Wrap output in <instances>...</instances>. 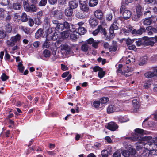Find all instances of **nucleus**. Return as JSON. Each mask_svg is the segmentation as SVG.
I'll list each match as a JSON object with an SVG mask.
<instances>
[{
	"label": "nucleus",
	"mask_w": 157,
	"mask_h": 157,
	"mask_svg": "<svg viewBox=\"0 0 157 157\" xmlns=\"http://www.w3.org/2000/svg\"><path fill=\"white\" fill-rule=\"evenodd\" d=\"M135 132L136 134L132 137H126L125 139L134 141H138V143L142 141L144 149L150 150L149 154L154 155L152 154V151H154V150L157 147V137L153 138L150 136L142 137V134L144 133V131L141 129H136Z\"/></svg>",
	"instance_id": "obj_1"
},
{
	"label": "nucleus",
	"mask_w": 157,
	"mask_h": 157,
	"mask_svg": "<svg viewBox=\"0 0 157 157\" xmlns=\"http://www.w3.org/2000/svg\"><path fill=\"white\" fill-rule=\"evenodd\" d=\"M122 67L123 65L122 64H119L118 65V67H117V73H121L122 75H124L126 77L129 76L131 75L132 72L134 71L133 68L127 67V69L126 71L122 72Z\"/></svg>",
	"instance_id": "obj_2"
},
{
	"label": "nucleus",
	"mask_w": 157,
	"mask_h": 157,
	"mask_svg": "<svg viewBox=\"0 0 157 157\" xmlns=\"http://www.w3.org/2000/svg\"><path fill=\"white\" fill-rule=\"evenodd\" d=\"M20 39V35L17 34L15 36L11 37L10 40L7 41L6 43L8 46L12 47L15 45L16 43L19 42Z\"/></svg>",
	"instance_id": "obj_3"
},
{
	"label": "nucleus",
	"mask_w": 157,
	"mask_h": 157,
	"mask_svg": "<svg viewBox=\"0 0 157 157\" xmlns=\"http://www.w3.org/2000/svg\"><path fill=\"white\" fill-rule=\"evenodd\" d=\"M55 33L54 28H49L47 32V40H55L57 38L55 35Z\"/></svg>",
	"instance_id": "obj_4"
},
{
	"label": "nucleus",
	"mask_w": 157,
	"mask_h": 157,
	"mask_svg": "<svg viewBox=\"0 0 157 157\" xmlns=\"http://www.w3.org/2000/svg\"><path fill=\"white\" fill-rule=\"evenodd\" d=\"M80 9L83 11L87 13L89 11V8L87 0H79Z\"/></svg>",
	"instance_id": "obj_5"
},
{
	"label": "nucleus",
	"mask_w": 157,
	"mask_h": 157,
	"mask_svg": "<svg viewBox=\"0 0 157 157\" xmlns=\"http://www.w3.org/2000/svg\"><path fill=\"white\" fill-rule=\"evenodd\" d=\"M119 21V19H115L113 23L111 24L109 29V33L110 34H113L114 33V30L118 29V27L117 25H118Z\"/></svg>",
	"instance_id": "obj_6"
},
{
	"label": "nucleus",
	"mask_w": 157,
	"mask_h": 157,
	"mask_svg": "<svg viewBox=\"0 0 157 157\" xmlns=\"http://www.w3.org/2000/svg\"><path fill=\"white\" fill-rule=\"evenodd\" d=\"M100 32L105 35H106L105 28H102L101 26H98L97 29L92 32V34L94 36L97 35L98 33Z\"/></svg>",
	"instance_id": "obj_7"
},
{
	"label": "nucleus",
	"mask_w": 157,
	"mask_h": 157,
	"mask_svg": "<svg viewBox=\"0 0 157 157\" xmlns=\"http://www.w3.org/2000/svg\"><path fill=\"white\" fill-rule=\"evenodd\" d=\"M145 29L144 27H140L138 30L135 29L133 30L132 31V33L133 35H141L143 33L145 32Z\"/></svg>",
	"instance_id": "obj_8"
},
{
	"label": "nucleus",
	"mask_w": 157,
	"mask_h": 157,
	"mask_svg": "<svg viewBox=\"0 0 157 157\" xmlns=\"http://www.w3.org/2000/svg\"><path fill=\"white\" fill-rule=\"evenodd\" d=\"M107 128L111 131H114L118 128V126L115 123L111 122L108 124Z\"/></svg>",
	"instance_id": "obj_9"
},
{
	"label": "nucleus",
	"mask_w": 157,
	"mask_h": 157,
	"mask_svg": "<svg viewBox=\"0 0 157 157\" xmlns=\"http://www.w3.org/2000/svg\"><path fill=\"white\" fill-rule=\"evenodd\" d=\"M70 8L72 9L77 8L78 5V3L76 0H71L69 2Z\"/></svg>",
	"instance_id": "obj_10"
},
{
	"label": "nucleus",
	"mask_w": 157,
	"mask_h": 157,
	"mask_svg": "<svg viewBox=\"0 0 157 157\" xmlns=\"http://www.w3.org/2000/svg\"><path fill=\"white\" fill-rule=\"evenodd\" d=\"M94 16L98 19H101L103 18V13L102 11L100 10H96L94 13Z\"/></svg>",
	"instance_id": "obj_11"
},
{
	"label": "nucleus",
	"mask_w": 157,
	"mask_h": 157,
	"mask_svg": "<svg viewBox=\"0 0 157 157\" xmlns=\"http://www.w3.org/2000/svg\"><path fill=\"white\" fill-rule=\"evenodd\" d=\"M119 109L117 108L114 105H109L107 109V112L108 113L114 112L115 111H118Z\"/></svg>",
	"instance_id": "obj_12"
},
{
	"label": "nucleus",
	"mask_w": 157,
	"mask_h": 157,
	"mask_svg": "<svg viewBox=\"0 0 157 157\" xmlns=\"http://www.w3.org/2000/svg\"><path fill=\"white\" fill-rule=\"evenodd\" d=\"M22 2L20 1H17L13 4L12 8L15 10H20L21 8Z\"/></svg>",
	"instance_id": "obj_13"
},
{
	"label": "nucleus",
	"mask_w": 157,
	"mask_h": 157,
	"mask_svg": "<svg viewBox=\"0 0 157 157\" xmlns=\"http://www.w3.org/2000/svg\"><path fill=\"white\" fill-rule=\"evenodd\" d=\"M131 16V12L128 10H124L123 13V17L126 19H127L129 18Z\"/></svg>",
	"instance_id": "obj_14"
},
{
	"label": "nucleus",
	"mask_w": 157,
	"mask_h": 157,
	"mask_svg": "<svg viewBox=\"0 0 157 157\" xmlns=\"http://www.w3.org/2000/svg\"><path fill=\"white\" fill-rule=\"evenodd\" d=\"M138 153H139L138 154L141 157H147L150 155L148 154V151H146L144 149V150H142L139 152H138Z\"/></svg>",
	"instance_id": "obj_15"
},
{
	"label": "nucleus",
	"mask_w": 157,
	"mask_h": 157,
	"mask_svg": "<svg viewBox=\"0 0 157 157\" xmlns=\"http://www.w3.org/2000/svg\"><path fill=\"white\" fill-rule=\"evenodd\" d=\"M89 23L92 27H95L98 25V21L95 18H91L89 20Z\"/></svg>",
	"instance_id": "obj_16"
},
{
	"label": "nucleus",
	"mask_w": 157,
	"mask_h": 157,
	"mask_svg": "<svg viewBox=\"0 0 157 157\" xmlns=\"http://www.w3.org/2000/svg\"><path fill=\"white\" fill-rule=\"evenodd\" d=\"M143 23L144 25H147L151 24L152 23V21L151 19V17L147 18L142 20Z\"/></svg>",
	"instance_id": "obj_17"
},
{
	"label": "nucleus",
	"mask_w": 157,
	"mask_h": 157,
	"mask_svg": "<svg viewBox=\"0 0 157 157\" xmlns=\"http://www.w3.org/2000/svg\"><path fill=\"white\" fill-rule=\"evenodd\" d=\"M145 77L148 78H151L154 76L157 77V74L155 73V71L153 72L150 71L144 74Z\"/></svg>",
	"instance_id": "obj_18"
},
{
	"label": "nucleus",
	"mask_w": 157,
	"mask_h": 157,
	"mask_svg": "<svg viewBox=\"0 0 157 157\" xmlns=\"http://www.w3.org/2000/svg\"><path fill=\"white\" fill-rule=\"evenodd\" d=\"M132 104L134 108V109L135 110H137L140 106L139 103L137 99H133L132 101Z\"/></svg>",
	"instance_id": "obj_19"
},
{
	"label": "nucleus",
	"mask_w": 157,
	"mask_h": 157,
	"mask_svg": "<svg viewBox=\"0 0 157 157\" xmlns=\"http://www.w3.org/2000/svg\"><path fill=\"white\" fill-rule=\"evenodd\" d=\"M43 33L44 32H43V29L40 28L35 34V37L36 38L38 39L39 38L43 35Z\"/></svg>",
	"instance_id": "obj_20"
},
{
	"label": "nucleus",
	"mask_w": 157,
	"mask_h": 157,
	"mask_svg": "<svg viewBox=\"0 0 157 157\" xmlns=\"http://www.w3.org/2000/svg\"><path fill=\"white\" fill-rule=\"evenodd\" d=\"M73 9L70 8H68L65 10V14L67 16H71L73 13Z\"/></svg>",
	"instance_id": "obj_21"
},
{
	"label": "nucleus",
	"mask_w": 157,
	"mask_h": 157,
	"mask_svg": "<svg viewBox=\"0 0 157 157\" xmlns=\"http://www.w3.org/2000/svg\"><path fill=\"white\" fill-rule=\"evenodd\" d=\"M141 9V7L140 6H139L136 8V13L137 14V17L136 18H134V21H138V19L141 15L142 13Z\"/></svg>",
	"instance_id": "obj_22"
},
{
	"label": "nucleus",
	"mask_w": 157,
	"mask_h": 157,
	"mask_svg": "<svg viewBox=\"0 0 157 157\" xmlns=\"http://www.w3.org/2000/svg\"><path fill=\"white\" fill-rule=\"evenodd\" d=\"M140 144L137 145L136 146V152L137 154H139V153H138V152H139L140 151L142 150H144V148L143 147V143H142V141H141L140 143H139Z\"/></svg>",
	"instance_id": "obj_23"
},
{
	"label": "nucleus",
	"mask_w": 157,
	"mask_h": 157,
	"mask_svg": "<svg viewBox=\"0 0 157 157\" xmlns=\"http://www.w3.org/2000/svg\"><path fill=\"white\" fill-rule=\"evenodd\" d=\"M148 60L147 57V56H144L141 58L140 59V61L139 63V65L140 66H143L147 62Z\"/></svg>",
	"instance_id": "obj_24"
},
{
	"label": "nucleus",
	"mask_w": 157,
	"mask_h": 157,
	"mask_svg": "<svg viewBox=\"0 0 157 157\" xmlns=\"http://www.w3.org/2000/svg\"><path fill=\"white\" fill-rule=\"evenodd\" d=\"M86 29L83 27H79L78 29V33L80 35H83L86 33Z\"/></svg>",
	"instance_id": "obj_25"
},
{
	"label": "nucleus",
	"mask_w": 157,
	"mask_h": 157,
	"mask_svg": "<svg viewBox=\"0 0 157 157\" xmlns=\"http://www.w3.org/2000/svg\"><path fill=\"white\" fill-rule=\"evenodd\" d=\"M124 40L126 42V44L127 45H129L132 44L134 41L135 39H133L131 40V39L128 38L127 39L125 38H123L121 39V41Z\"/></svg>",
	"instance_id": "obj_26"
},
{
	"label": "nucleus",
	"mask_w": 157,
	"mask_h": 157,
	"mask_svg": "<svg viewBox=\"0 0 157 157\" xmlns=\"http://www.w3.org/2000/svg\"><path fill=\"white\" fill-rule=\"evenodd\" d=\"M98 2V0H89V6L90 7L94 6L97 5Z\"/></svg>",
	"instance_id": "obj_27"
},
{
	"label": "nucleus",
	"mask_w": 157,
	"mask_h": 157,
	"mask_svg": "<svg viewBox=\"0 0 157 157\" xmlns=\"http://www.w3.org/2000/svg\"><path fill=\"white\" fill-rule=\"evenodd\" d=\"M89 46L86 44H83L81 47V50L83 52H87L89 49Z\"/></svg>",
	"instance_id": "obj_28"
},
{
	"label": "nucleus",
	"mask_w": 157,
	"mask_h": 157,
	"mask_svg": "<svg viewBox=\"0 0 157 157\" xmlns=\"http://www.w3.org/2000/svg\"><path fill=\"white\" fill-rule=\"evenodd\" d=\"M145 45H150L153 46L155 43L154 40H153V38H151L149 40L145 41Z\"/></svg>",
	"instance_id": "obj_29"
},
{
	"label": "nucleus",
	"mask_w": 157,
	"mask_h": 157,
	"mask_svg": "<svg viewBox=\"0 0 157 157\" xmlns=\"http://www.w3.org/2000/svg\"><path fill=\"white\" fill-rule=\"evenodd\" d=\"M43 55L46 58L49 57L51 55V52L49 50L45 49L43 52Z\"/></svg>",
	"instance_id": "obj_30"
},
{
	"label": "nucleus",
	"mask_w": 157,
	"mask_h": 157,
	"mask_svg": "<svg viewBox=\"0 0 157 157\" xmlns=\"http://www.w3.org/2000/svg\"><path fill=\"white\" fill-rule=\"evenodd\" d=\"M28 10H25L27 11H29L31 12H35L36 10V6L34 5H31L29 6L28 7Z\"/></svg>",
	"instance_id": "obj_31"
},
{
	"label": "nucleus",
	"mask_w": 157,
	"mask_h": 157,
	"mask_svg": "<svg viewBox=\"0 0 157 157\" xmlns=\"http://www.w3.org/2000/svg\"><path fill=\"white\" fill-rule=\"evenodd\" d=\"M70 33L68 31H64L61 33L62 37L63 39L67 38L69 36Z\"/></svg>",
	"instance_id": "obj_32"
},
{
	"label": "nucleus",
	"mask_w": 157,
	"mask_h": 157,
	"mask_svg": "<svg viewBox=\"0 0 157 157\" xmlns=\"http://www.w3.org/2000/svg\"><path fill=\"white\" fill-rule=\"evenodd\" d=\"M21 20L22 22L27 21L28 20V18L27 15L25 13H22L21 17Z\"/></svg>",
	"instance_id": "obj_33"
},
{
	"label": "nucleus",
	"mask_w": 157,
	"mask_h": 157,
	"mask_svg": "<svg viewBox=\"0 0 157 157\" xmlns=\"http://www.w3.org/2000/svg\"><path fill=\"white\" fill-rule=\"evenodd\" d=\"M145 41L144 40H140L136 42V44L138 46H140L142 45H145Z\"/></svg>",
	"instance_id": "obj_34"
},
{
	"label": "nucleus",
	"mask_w": 157,
	"mask_h": 157,
	"mask_svg": "<svg viewBox=\"0 0 157 157\" xmlns=\"http://www.w3.org/2000/svg\"><path fill=\"white\" fill-rule=\"evenodd\" d=\"M56 30H63L64 29V26L63 23H59L58 25L56 27Z\"/></svg>",
	"instance_id": "obj_35"
},
{
	"label": "nucleus",
	"mask_w": 157,
	"mask_h": 157,
	"mask_svg": "<svg viewBox=\"0 0 157 157\" xmlns=\"http://www.w3.org/2000/svg\"><path fill=\"white\" fill-rule=\"evenodd\" d=\"M61 49L62 50H66L69 51H70L71 48L68 45L66 44H64L62 46Z\"/></svg>",
	"instance_id": "obj_36"
},
{
	"label": "nucleus",
	"mask_w": 157,
	"mask_h": 157,
	"mask_svg": "<svg viewBox=\"0 0 157 157\" xmlns=\"http://www.w3.org/2000/svg\"><path fill=\"white\" fill-rule=\"evenodd\" d=\"M75 32H73L70 35V38L73 40H75L78 38V36H77Z\"/></svg>",
	"instance_id": "obj_37"
},
{
	"label": "nucleus",
	"mask_w": 157,
	"mask_h": 157,
	"mask_svg": "<svg viewBox=\"0 0 157 157\" xmlns=\"http://www.w3.org/2000/svg\"><path fill=\"white\" fill-rule=\"evenodd\" d=\"M12 30V28L11 25L10 23H8L6 26L5 30L8 33H10Z\"/></svg>",
	"instance_id": "obj_38"
},
{
	"label": "nucleus",
	"mask_w": 157,
	"mask_h": 157,
	"mask_svg": "<svg viewBox=\"0 0 157 157\" xmlns=\"http://www.w3.org/2000/svg\"><path fill=\"white\" fill-rule=\"evenodd\" d=\"M109 100V99L107 97H105L102 98L100 100L101 103V104L106 103Z\"/></svg>",
	"instance_id": "obj_39"
},
{
	"label": "nucleus",
	"mask_w": 157,
	"mask_h": 157,
	"mask_svg": "<svg viewBox=\"0 0 157 157\" xmlns=\"http://www.w3.org/2000/svg\"><path fill=\"white\" fill-rule=\"evenodd\" d=\"M118 120L121 123L125 122L128 121V119L126 117H119Z\"/></svg>",
	"instance_id": "obj_40"
},
{
	"label": "nucleus",
	"mask_w": 157,
	"mask_h": 157,
	"mask_svg": "<svg viewBox=\"0 0 157 157\" xmlns=\"http://www.w3.org/2000/svg\"><path fill=\"white\" fill-rule=\"evenodd\" d=\"M9 0H0V4L3 6H6L9 4Z\"/></svg>",
	"instance_id": "obj_41"
},
{
	"label": "nucleus",
	"mask_w": 157,
	"mask_h": 157,
	"mask_svg": "<svg viewBox=\"0 0 157 157\" xmlns=\"http://www.w3.org/2000/svg\"><path fill=\"white\" fill-rule=\"evenodd\" d=\"M23 4L25 10H28V7L29 5L28 1L27 0H24L23 2Z\"/></svg>",
	"instance_id": "obj_42"
},
{
	"label": "nucleus",
	"mask_w": 157,
	"mask_h": 157,
	"mask_svg": "<svg viewBox=\"0 0 157 157\" xmlns=\"http://www.w3.org/2000/svg\"><path fill=\"white\" fill-rule=\"evenodd\" d=\"M49 41V40H46V41L44 42L42 45V48H43L49 47L50 46V43L48 42Z\"/></svg>",
	"instance_id": "obj_43"
},
{
	"label": "nucleus",
	"mask_w": 157,
	"mask_h": 157,
	"mask_svg": "<svg viewBox=\"0 0 157 157\" xmlns=\"http://www.w3.org/2000/svg\"><path fill=\"white\" fill-rule=\"evenodd\" d=\"M18 69L21 73H22L24 69V67L23 66L22 63H19L18 65Z\"/></svg>",
	"instance_id": "obj_44"
},
{
	"label": "nucleus",
	"mask_w": 157,
	"mask_h": 157,
	"mask_svg": "<svg viewBox=\"0 0 157 157\" xmlns=\"http://www.w3.org/2000/svg\"><path fill=\"white\" fill-rule=\"evenodd\" d=\"M101 155L102 157H108V152L106 150H103L101 151Z\"/></svg>",
	"instance_id": "obj_45"
},
{
	"label": "nucleus",
	"mask_w": 157,
	"mask_h": 157,
	"mask_svg": "<svg viewBox=\"0 0 157 157\" xmlns=\"http://www.w3.org/2000/svg\"><path fill=\"white\" fill-rule=\"evenodd\" d=\"M128 151L129 153V155H134L136 153L135 149L131 148H130L129 149Z\"/></svg>",
	"instance_id": "obj_46"
},
{
	"label": "nucleus",
	"mask_w": 157,
	"mask_h": 157,
	"mask_svg": "<svg viewBox=\"0 0 157 157\" xmlns=\"http://www.w3.org/2000/svg\"><path fill=\"white\" fill-rule=\"evenodd\" d=\"M46 152L49 155L53 156V157H55L56 155V153L55 151H47Z\"/></svg>",
	"instance_id": "obj_47"
},
{
	"label": "nucleus",
	"mask_w": 157,
	"mask_h": 157,
	"mask_svg": "<svg viewBox=\"0 0 157 157\" xmlns=\"http://www.w3.org/2000/svg\"><path fill=\"white\" fill-rule=\"evenodd\" d=\"M105 75V72L103 71V70H100L98 73V76L100 78H103Z\"/></svg>",
	"instance_id": "obj_48"
},
{
	"label": "nucleus",
	"mask_w": 157,
	"mask_h": 157,
	"mask_svg": "<svg viewBox=\"0 0 157 157\" xmlns=\"http://www.w3.org/2000/svg\"><path fill=\"white\" fill-rule=\"evenodd\" d=\"M117 48V46L116 45H114L111 46L109 49V51L110 52L114 51H116Z\"/></svg>",
	"instance_id": "obj_49"
},
{
	"label": "nucleus",
	"mask_w": 157,
	"mask_h": 157,
	"mask_svg": "<svg viewBox=\"0 0 157 157\" xmlns=\"http://www.w3.org/2000/svg\"><path fill=\"white\" fill-rule=\"evenodd\" d=\"M121 156V153L118 151H117L114 153L113 157H120Z\"/></svg>",
	"instance_id": "obj_50"
},
{
	"label": "nucleus",
	"mask_w": 157,
	"mask_h": 157,
	"mask_svg": "<svg viewBox=\"0 0 157 157\" xmlns=\"http://www.w3.org/2000/svg\"><path fill=\"white\" fill-rule=\"evenodd\" d=\"M94 72H97L98 71L99 72L100 71L102 70V69L100 67L98 66H95L93 68Z\"/></svg>",
	"instance_id": "obj_51"
},
{
	"label": "nucleus",
	"mask_w": 157,
	"mask_h": 157,
	"mask_svg": "<svg viewBox=\"0 0 157 157\" xmlns=\"http://www.w3.org/2000/svg\"><path fill=\"white\" fill-rule=\"evenodd\" d=\"M8 78L9 77L6 76L5 73H3L1 77V78L2 81H6Z\"/></svg>",
	"instance_id": "obj_52"
},
{
	"label": "nucleus",
	"mask_w": 157,
	"mask_h": 157,
	"mask_svg": "<svg viewBox=\"0 0 157 157\" xmlns=\"http://www.w3.org/2000/svg\"><path fill=\"white\" fill-rule=\"evenodd\" d=\"M47 2V0H41L39 3V6H45Z\"/></svg>",
	"instance_id": "obj_53"
},
{
	"label": "nucleus",
	"mask_w": 157,
	"mask_h": 157,
	"mask_svg": "<svg viewBox=\"0 0 157 157\" xmlns=\"http://www.w3.org/2000/svg\"><path fill=\"white\" fill-rule=\"evenodd\" d=\"M99 43V42L98 41H94L92 44V46L95 48H97Z\"/></svg>",
	"instance_id": "obj_54"
},
{
	"label": "nucleus",
	"mask_w": 157,
	"mask_h": 157,
	"mask_svg": "<svg viewBox=\"0 0 157 157\" xmlns=\"http://www.w3.org/2000/svg\"><path fill=\"white\" fill-rule=\"evenodd\" d=\"M100 21V25L99 26H101L102 28H103V26H105L106 25V23L104 19L102 18L101 19Z\"/></svg>",
	"instance_id": "obj_55"
},
{
	"label": "nucleus",
	"mask_w": 157,
	"mask_h": 157,
	"mask_svg": "<svg viewBox=\"0 0 157 157\" xmlns=\"http://www.w3.org/2000/svg\"><path fill=\"white\" fill-rule=\"evenodd\" d=\"M100 101H95L94 102V105L96 108H98L99 107L100 105Z\"/></svg>",
	"instance_id": "obj_56"
},
{
	"label": "nucleus",
	"mask_w": 157,
	"mask_h": 157,
	"mask_svg": "<svg viewBox=\"0 0 157 157\" xmlns=\"http://www.w3.org/2000/svg\"><path fill=\"white\" fill-rule=\"evenodd\" d=\"M122 154L125 157H128L129 155L128 151L126 150H124L122 152Z\"/></svg>",
	"instance_id": "obj_57"
},
{
	"label": "nucleus",
	"mask_w": 157,
	"mask_h": 157,
	"mask_svg": "<svg viewBox=\"0 0 157 157\" xmlns=\"http://www.w3.org/2000/svg\"><path fill=\"white\" fill-rule=\"evenodd\" d=\"M28 22L29 25L31 27L33 26L34 24V21L33 20L32 18H29L28 19Z\"/></svg>",
	"instance_id": "obj_58"
},
{
	"label": "nucleus",
	"mask_w": 157,
	"mask_h": 157,
	"mask_svg": "<svg viewBox=\"0 0 157 157\" xmlns=\"http://www.w3.org/2000/svg\"><path fill=\"white\" fill-rule=\"evenodd\" d=\"M113 16L112 14H109L106 16V19L108 21H110L112 19Z\"/></svg>",
	"instance_id": "obj_59"
},
{
	"label": "nucleus",
	"mask_w": 157,
	"mask_h": 157,
	"mask_svg": "<svg viewBox=\"0 0 157 157\" xmlns=\"http://www.w3.org/2000/svg\"><path fill=\"white\" fill-rule=\"evenodd\" d=\"M6 36V34L3 31L0 30V39H2Z\"/></svg>",
	"instance_id": "obj_60"
},
{
	"label": "nucleus",
	"mask_w": 157,
	"mask_h": 157,
	"mask_svg": "<svg viewBox=\"0 0 157 157\" xmlns=\"http://www.w3.org/2000/svg\"><path fill=\"white\" fill-rule=\"evenodd\" d=\"M63 25L64 28H65L66 29L68 30L71 25H70L66 21L63 23Z\"/></svg>",
	"instance_id": "obj_61"
},
{
	"label": "nucleus",
	"mask_w": 157,
	"mask_h": 157,
	"mask_svg": "<svg viewBox=\"0 0 157 157\" xmlns=\"http://www.w3.org/2000/svg\"><path fill=\"white\" fill-rule=\"evenodd\" d=\"M94 39L93 38H90L87 40V42L88 44H93L94 42Z\"/></svg>",
	"instance_id": "obj_62"
},
{
	"label": "nucleus",
	"mask_w": 157,
	"mask_h": 157,
	"mask_svg": "<svg viewBox=\"0 0 157 157\" xmlns=\"http://www.w3.org/2000/svg\"><path fill=\"white\" fill-rule=\"evenodd\" d=\"M61 69L63 71H66L68 69V68L64 64H62L61 65Z\"/></svg>",
	"instance_id": "obj_63"
},
{
	"label": "nucleus",
	"mask_w": 157,
	"mask_h": 157,
	"mask_svg": "<svg viewBox=\"0 0 157 157\" xmlns=\"http://www.w3.org/2000/svg\"><path fill=\"white\" fill-rule=\"evenodd\" d=\"M5 58L6 60H9L10 59V56L7 52H6L5 53Z\"/></svg>",
	"instance_id": "obj_64"
}]
</instances>
